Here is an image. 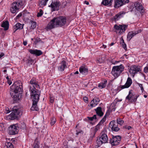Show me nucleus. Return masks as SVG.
Returning <instances> with one entry per match:
<instances>
[{
	"label": "nucleus",
	"mask_w": 148,
	"mask_h": 148,
	"mask_svg": "<svg viewBox=\"0 0 148 148\" xmlns=\"http://www.w3.org/2000/svg\"><path fill=\"white\" fill-rule=\"evenodd\" d=\"M107 84V80L105 79L104 82L100 83L98 84V86L99 88L101 89L104 88L106 87Z\"/></svg>",
	"instance_id": "29"
},
{
	"label": "nucleus",
	"mask_w": 148,
	"mask_h": 148,
	"mask_svg": "<svg viewBox=\"0 0 148 148\" xmlns=\"http://www.w3.org/2000/svg\"><path fill=\"white\" fill-rule=\"evenodd\" d=\"M29 52L31 54L34 55L36 56H39L43 53L40 50L37 49H29L28 50Z\"/></svg>",
	"instance_id": "19"
},
{
	"label": "nucleus",
	"mask_w": 148,
	"mask_h": 148,
	"mask_svg": "<svg viewBox=\"0 0 148 148\" xmlns=\"http://www.w3.org/2000/svg\"><path fill=\"white\" fill-rule=\"evenodd\" d=\"M83 100L85 102H87L88 101V98L86 97H84L83 98Z\"/></svg>",
	"instance_id": "51"
},
{
	"label": "nucleus",
	"mask_w": 148,
	"mask_h": 148,
	"mask_svg": "<svg viewBox=\"0 0 148 148\" xmlns=\"http://www.w3.org/2000/svg\"><path fill=\"white\" fill-rule=\"evenodd\" d=\"M19 127L22 129H26V125L25 124L24 122H22L19 125Z\"/></svg>",
	"instance_id": "37"
},
{
	"label": "nucleus",
	"mask_w": 148,
	"mask_h": 148,
	"mask_svg": "<svg viewBox=\"0 0 148 148\" xmlns=\"http://www.w3.org/2000/svg\"><path fill=\"white\" fill-rule=\"evenodd\" d=\"M96 133V132L93 130H92L90 136V138H91V139H92L93 138L95 137V135Z\"/></svg>",
	"instance_id": "46"
},
{
	"label": "nucleus",
	"mask_w": 148,
	"mask_h": 148,
	"mask_svg": "<svg viewBox=\"0 0 148 148\" xmlns=\"http://www.w3.org/2000/svg\"><path fill=\"white\" fill-rule=\"evenodd\" d=\"M1 26L4 28V30L6 31L8 29L9 27V22L8 21H3L2 22Z\"/></svg>",
	"instance_id": "26"
},
{
	"label": "nucleus",
	"mask_w": 148,
	"mask_h": 148,
	"mask_svg": "<svg viewBox=\"0 0 148 148\" xmlns=\"http://www.w3.org/2000/svg\"><path fill=\"white\" fill-rule=\"evenodd\" d=\"M97 115L100 117L102 116L103 115V112L102 111V108L101 107H98L95 109Z\"/></svg>",
	"instance_id": "22"
},
{
	"label": "nucleus",
	"mask_w": 148,
	"mask_h": 148,
	"mask_svg": "<svg viewBox=\"0 0 148 148\" xmlns=\"http://www.w3.org/2000/svg\"><path fill=\"white\" fill-rule=\"evenodd\" d=\"M36 23L34 21H33L32 22V24L31 26V28L34 29L36 27Z\"/></svg>",
	"instance_id": "45"
},
{
	"label": "nucleus",
	"mask_w": 148,
	"mask_h": 148,
	"mask_svg": "<svg viewBox=\"0 0 148 148\" xmlns=\"http://www.w3.org/2000/svg\"><path fill=\"white\" fill-rule=\"evenodd\" d=\"M11 113L7 117L11 120H18L22 115L21 109L19 106H15L12 108Z\"/></svg>",
	"instance_id": "4"
},
{
	"label": "nucleus",
	"mask_w": 148,
	"mask_h": 148,
	"mask_svg": "<svg viewBox=\"0 0 148 148\" xmlns=\"http://www.w3.org/2000/svg\"><path fill=\"white\" fill-rule=\"evenodd\" d=\"M18 125L16 124L10 125L8 128V133L10 135H14L17 134L18 132Z\"/></svg>",
	"instance_id": "12"
},
{
	"label": "nucleus",
	"mask_w": 148,
	"mask_h": 148,
	"mask_svg": "<svg viewBox=\"0 0 148 148\" xmlns=\"http://www.w3.org/2000/svg\"><path fill=\"white\" fill-rule=\"evenodd\" d=\"M109 112H107L103 118L100 121V123H103L106 121L107 117L109 115Z\"/></svg>",
	"instance_id": "31"
},
{
	"label": "nucleus",
	"mask_w": 148,
	"mask_h": 148,
	"mask_svg": "<svg viewBox=\"0 0 148 148\" xmlns=\"http://www.w3.org/2000/svg\"><path fill=\"white\" fill-rule=\"evenodd\" d=\"M113 0H102L101 4L105 6H111L112 5Z\"/></svg>",
	"instance_id": "23"
},
{
	"label": "nucleus",
	"mask_w": 148,
	"mask_h": 148,
	"mask_svg": "<svg viewBox=\"0 0 148 148\" xmlns=\"http://www.w3.org/2000/svg\"><path fill=\"white\" fill-rule=\"evenodd\" d=\"M132 5L134 8H135L137 10L139 11L141 14H143L145 10L140 3L135 2Z\"/></svg>",
	"instance_id": "16"
},
{
	"label": "nucleus",
	"mask_w": 148,
	"mask_h": 148,
	"mask_svg": "<svg viewBox=\"0 0 148 148\" xmlns=\"http://www.w3.org/2000/svg\"><path fill=\"white\" fill-rule=\"evenodd\" d=\"M141 71V70L140 66L133 65L132 66L130 67L129 72L132 74L133 77H134L136 74Z\"/></svg>",
	"instance_id": "9"
},
{
	"label": "nucleus",
	"mask_w": 148,
	"mask_h": 148,
	"mask_svg": "<svg viewBox=\"0 0 148 148\" xmlns=\"http://www.w3.org/2000/svg\"><path fill=\"white\" fill-rule=\"evenodd\" d=\"M76 134L77 135H78L79 134H82L83 133V131L82 130H79V131L76 130Z\"/></svg>",
	"instance_id": "48"
},
{
	"label": "nucleus",
	"mask_w": 148,
	"mask_h": 148,
	"mask_svg": "<svg viewBox=\"0 0 148 148\" xmlns=\"http://www.w3.org/2000/svg\"><path fill=\"white\" fill-rule=\"evenodd\" d=\"M67 3L66 2H64L63 3L62 5H63V7L64 8L66 6V4Z\"/></svg>",
	"instance_id": "52"
},
{
	"label": "nucleus",
	"mask_w": 148,
	"mask_h": 148,
	"mask_svg": "<svg viewBox=\"0 0 148 148\" xmlns=\"http://www.w3.org/2000/svg\"><path fill=\"white\" fill-rule=\"evenodd\" d=\"M22 15V13H20L18 14L16 16V18L17 19H18L19 18L21 17Z\"/></svg>",
	"instance_id": "50"
},
{
	"label": "nucleus",
	"mask_w": 148,
	"mask_h": 148,
	"mask_svg": "<svg viewBox=\"0 0 148 148\" xmlns=\"http://www.w3.org/2000/svg\"><path fill=\"white\" fill-rule=\"evenodd\" d=\"M99 101L100 100L99 98L97 97L95 98L91 101L90 106L92 107L95 106L98 104Z\"/></svg>",
	"instance_id": "25"
},
{
	"label": "nucleus",
	"mask_w": 148,
	"mask_h": 148,
	"mask_svg": "<svg viewBox=\"0 0 148 148\" xmlns=\"http://www.w3.org/2000/svg\"><path fill=\"white\" fill-rule=\"evenodd\" d=\"M79 73V72L78 71H77L75 72L74 73L75 74H77Z\"/></svg>",
	"instance_id": "63"
},
{
	"label": "nucleus",
	"mask_w": 148,
	"mask_h": 148,
	"mask_svg": "<svg viewBox=\"0 0 148 148\" xmlns=\"http://www.w3.org/2000/svg\"><path fill=\"white\" fill-rule=\"evenodd\" d=\"M128 27L127 25L124 24L118 25L117 24H115L114 26V29L115 30L117 33L121 34L123 32H124L127 29Z\"/></svg>",
	"instance_id": "7"
},
{
	"label": "nucleus",
	"mask_w": 148,
	"mask_h": 148,
	"mask_svg": "<svg viewBox=\"0 0 148 148\" xmlns=\"http://www.w3.org/2000/svg\"><path fill=\"white\" fill-rule=\"evenodd\" d=\"M14 87L13 89L14 93H10L11 97L14 100L17 101L19 100L21 98L22 93L23 91L22 84L20 81L15 82L12 86Z\"/></svg>",
	"instance_id": "3"
},
{
	"label": "nucleus",
	"mask_w": 148,
	"mask_h": 148,
	"mask_svg": "<svg viewBox=\"0 0 148 148\" xmlns=\"http://www.w3.org/2000/svg\"><path fill=\"white\" fill-rule=\"evenodd\" d=\"M60 5L61 3L59 1L57 0H53L51 4L49 7H51L52 11H57L59 10Z\"/></svg>",
	"instance_id": "11"
},
{
	"label": "nucleus",
	"mask_w": 148,
	"mask_h": 148,
	"mask_svg": "<svg viewBox=\"0 0 148 148\" xmlns=\"http://www.w3.org/2000/svg\"><path fill=\"white\" fill-rule=\"evenodd\" d=\"M34 61V60L32 59L30 57H29L26 60V63L29 64H32Z\"/></svg>",
	"instance_id": "35"
},
{
	"label": "nucleus",
	"mask_w": 148,
	"mask_h": 148,
	"mask_svg": "<svg viewBox=\"0 0 148 148\" xmlns=\"http://www.w3.org/2000/svg\"><path fill=\"white\" fill-rule=\"evenodd\" d=\"M121 43L122 44V47L126 51L127 49L126 45L125 44L124 40L123 38H121Z\"/></svg>",
	"instance_id": "33"
},
{
	"label": "nucleus",
	"mask_w": 148,
	"mask_h": 148,
	"mask_svg": "<svg viewBox=\"0 0 148 148\" xmlns=\"http://www.w3.org/2000/svg\"><path fill=\"white\" fill-rule=\"evenodd\" d=\"M124 67L122 64L119 66H114L112 69L111 73L116 78L123 71Z\"/></svg>",
	"instance_id": "6"
},
{
	"label": "nucleus",
	"mask_w": 148,
	"mask_h": 148,
	"mask_svg": "<svg viewBox=\"0 0 148 148\" xmlns=\"http://www.w3.org/2000/svg\"><path fill=\"white\" fill-rule=\"evenodd\" d=\"M84 3L87 5H88L89 4V2L86 1H84Z\"/></svg>",
	"instance_id": "56"
},
{
	"label": "nucleus",
	"mask_w": 148,
	"mask_h": 148,
	"mask_svg": "<svg viewBox=\"0 0 148 148\" xmlns=\"http://www.w3.org/2000/svg\"><path fill=\"white\" fill-rule=\"evenodd\" d=\"M116 121L117 122L116 123H118V124L120 125V126L122 125L123 123H124L123 121L119 118L117 119Z\"/></svg>",
	"instance_id": "38"
},
{
	"label": "nucleus",
	"mask_w": 148,
	"mask_h": 148,
	"mask_svg": "<svg viewBox=\"0 0 148 148\" xmlns=\"http://www.w3.org/2000/svg\"><path fill=\"white\" fill-rule=\"evenodd\" d=\"M144 71L145 73H148V67L146 66L144 68Z\"/></svg>",
	"instance_id": "49"
},
{
	"label": "nucleus",
	"mask_w": 148,
	"mask_h": 148,
	"mask_svg": "<svg viewBox=\"0 0 148 148\" xmlns=\"http://www.w3.org/2000/svg\"><path fill=\"white\" fill-rule=\"evenodd\" d=\"M119 61H115L114 62H112V61H111V63H112V64H115L116 63H118V62H119Z\"/></svg>",
	"instance_id": "60"
},
{
	"label": "nucleus",
	"mask_w": 148,
	"mask_h": 148,
	"mask_svg": "<svg viewBox=\"0 0 148 148\" xmlns=\"http://www.w3.org/2000/svg\"><path fill=\"white\" fill-rule=\"evenodd\" d=\"M56 122V119L54 117H52L51 119L50 124L52 126Z\"/></svg>",
	"instance_id": "40"
},
{
	"label": "nucleus",
	"mask_w": 148,
	"mask_h": 148,
	"mask_svg": "<svg viewBox=\"0 0 148 148\" xmlns=\"http://www.w3.org/2000/svg\"><path fill=\"white\" fill-rule=\"evenodd\" d=\"M104 60L102 58H99L97 60V62L98 63L100 64L103 62Z\"/></svg>",
	"instance_id": "47"
},
{
	"label": "nucleus",
	"mask_w": 148,
	"mask_h": 148,
	"mask_svg": "<svg viewBox=\"0 0 148 148\" xmlns=\"http://www.w3.org/2000/svg\"><path fill=\"white\" fill-rule=\"evenodd\" d=\"M108 137L107 134L102 132L101 133L100 136L96 140L97 146L99 147L103 144L108 143Z\"/></svg>",
	"instance_id": "5"
},
{
	"label": "nucleus",
	"mask_w": 148,
	"mask_h": 148,
	"mask_svg": "<svg viewBox=\"0 0 148 148\" xmlns=\"http://www.w3.org/2000/svg\"><path fill=\"white\" fill-rule=\"evenodd\" d=\"M24 25V24H21L20 23H17L14 27V28L15 29H16L14 32V33H15L17 29H23Z\"/></svg>",
	"instance_id": "27"
},
{
	"label": "nucleus",
	"mask_w": 148,
	"mask_h": 148,
	"mask_svg": "<svg viewBox=\"0 0 148 148\" xmlns=\"http://www.w3.org/2000/svg\"><path fill=\"white\" fill-rule=\"evenodd\" d=\"M109 126L112 131L117 132L120 129L119 125H118V123L115 121H112L109 123Z\"/></svg>",
	"instance_id": "14"
},
{
	"label": "nucleus",
	"mask_w": 148,
	"mask_h": 148,
	"mask_svg": "<svg viewBox=\"0 0 148 148\" xmlns=\"http://www.w3.org/2000/svg\"><path fill=\"white\" fill-rule=\"evenodd\" d=\"M114 44V42H112L110 45V46H112Z\"/></svg>",
	"instance_id": "64"
},
{
	"label": "nucleus",
	"mask_w": 148,
	"mask_h": 148,
	"mask_svg": "<svg viewBox=\"0 0 148 148\" xmlns=\"http://www.w3.org/2000/svg\"><path fill=\"white\" fill-rule=\"evenodd\" d=\"M139 33V32L138 31H135L134 32V34H135V35Z\"/></svg>",
	"instance_id": "58"
},
{
	"label": "nucleus",
	"mask_w": 148,
	"mask_h": 148,
	"mask_svg": "<svg viewBox=\"0 0 148 148\" xmlns=\"http://www.w3.org/2000/svg\"><path fill=\"white\" fill-rule=\"evenodd\" d=\"M6 111H7V113H9L10 112V111L9 110L8 108V109H6Z\"/></svg>",
	"instance_id": "61"
},
{
	"label": "nucleus",
	"mask_w": 148,
	"mask_h": 148,
	"mask_svg": "<svg viewBox=\"0 0 148 148\" xmlns=\"http://www.w3.org/2000/svg\"><path fill=\"white\" fill-rule=\"evenodd\" d=\"M125 13L120 12L116 14L113 17V19H114L115 21H116L119 20L120 18L123 17V16Z\"/></svg>",
	"instance_id": "24"
},
{
	"label": "nucleus",
	"mask_w": 148,
	"mask_h": 148,
	"mask_svg": "<svg viewBox=\"0 0 148 148\" xmlns=\"http://www.w3.org/2000/svg\"><path fill=\"white\" fill-rule=\"evenodd\" d=\"M41 40V39L39 38H37L36 39V41L37 42H38L39 41H40Z\"/></svg>",
	"instance_id": "54"
},
{
	"label": "nucleus",
	"mask_w": 148,
	"mask_h": 148,
	"mask_svg": "<svg viewBox=\"0 0 148 148\" xmlns=\"http://www.w3.org/2000/svg\"><path fill=\"white\" fill-rule=\"evenodd\" d=\"M40 143L38 140V138H36L35 140L33 148H39V145Z\"/></svg>",
	"instance_id": "30"
},
{
	"label": "nucleus",
	"mask_w": 148,
	"mask_h": 148,
	"mask_svg": "<svg viewBox=\"0 0 148 148\" xmlns=\"http://www.w3.org/2000/svg\"><path fill=\"white\" fill-rule=\"evenodd\" d=\"M135 35L134 34V31L129 32L127 34V40L130 41L132 38Z\"/></svg>",
	"instance_id": "28"
},
{
	"label": "nucleus",
	"mask_w": 148,
	"mask_h": 148,
	"mask_svg": "<svg viewBox=\"0 0 148 148\" xmlns=\"http://www.w3.org/2000/svg\"><path fill=\"white\" fill-rule=\"evenodd\" d=\"M22 6L18 4V0L17 2H14L12 3L10 10L12 13H15L18 11L19 7H21Z\"/></svg>",
	"instance_id": "13"
},
{
	"label": "nucleus",
	"mask_w": 148,
	"mask_h": 148,
	"mask_svg": "<svg viewBox=\"0 0 148 148\" xmlns=\"http://www.w3.org/2000/svg\"><path fill=\"white\" fill-rule=\"evenodd\" d=\"M88 119L91 121H92L94 119H97V115H94L92 117H88Z\"/></svg>",
	"instance_id": "41"
},
{
	"label": "nucleus",
	"mask_w": 148,
	"mask_h": 148,
	"mask_svg": "<svg viewBox=\"0 0 148 148\" xmlns=\"http://www.w3.org/2000/svg\"><path fill=\"white\" fill-rule=\"evenodd\" d=\"M60 65L58 67V69L60 71H63L64 69L66 67V62L64 60H62L60 63Z\"/></svg>",
	"instance_id": "20"
},
{
	"label": "nucleus",
	"mask_w": 148,
	"mask_h": 148,
	"mask_svg": "<svg viewBox=\"0 0 148 148\" xmlns=\"http://www.w3.org/2000/svg\"><path fill=\"white\" fill-rule=\"evenodd\" d=\"M29 90L30 92V95L32 99V106L31 110L32 111H38L39 109L37 106V103L39 99V97L40 95L41 91L34 88H32V87L30 86Z\"/></svg>",
	"instance_id": "1"
},
{
	"label": "nucleus",
	"mask_w": 148,
	"mask_h": 148,
	"mask_svg": "<svg viewBox=\"0 0 148 148\" xmlns=\"http://www.w3.org/2000/svg\"><path fill=\"white\" fill-rule=\"evenodd\" d=\"M132 128V127L131 126H127V129L128 130H130V129H131V128Z\"/></svg>",
	"instance_id": "62"
},
{
	"label": "nucleus",
	"mask_w": 148,
	"mask_h": 148,
	"mask_svg": "<svg viewBox=\"0 0 148 148\" xmlns=\"http://www.w3.org/2000/svg\"><path fill=\"white\" fill-rule=\"evenodd\" d=\"M137 84L138 85L139 87L140 88L142 92H145V91H144V88L143 87V85L142 84H141L139 83H137Z\"/></svg>",
	"instance_id": "42"
},
{
	"label": "nucleus",
	"mask_w": 148,
	"mask_h": 148,
	"mask_svg": "<svg viewBox=\"0 0 148 148\" xmlns=\"http://www.w3.org/2000/svg\"><path fill=\"white\" fill-rule=\"evenodd\" d=\"M101 121L98 123V124L95 126V128L93 130L95 132L98 130L100 129V126L103 123H100Z\"/></svg>",
	"instance_id": "36"
},
{
	"label": "nucleus",
	"mask_w": 148,
	"mask_h": 148,
	"mask_svg": "<svg viewBox=\"0 0 148 148\" xmlns=\"http://www.w3.org/2000/svg\"><path fill=\"white\" fill-rule=\"evenodd\" d=\"M79 71L82 74L86 75L88 74V69L86 66H82L79 68Z\"/></svg>",
	"instance_id": "21"
},
{
	"label": "nucleus",
	"mask_w": 148,
	"mask_h": 148,
	"mask_svg": "<svg viewBox=\"0 0 148 148\" xmlns=\"http://www.w3.org/2000/svg\"><path fill=\"white\" fill-rule=\"evenodd\" d=\"M4 56V54L3 53H1L0 54V58H1L2 57Z\"/></svg>",
	"instance_id": "55"
},
{
	"label": "nucleus",
	"mask_w": 148,
	"mask_h": 148,
	"mask_svg": "<svg viewBox=\"0 0 148 148\" xmlns=\"http://www.w3.org/2000/svg\"><path fill=\"white\" fill-rule=\"evenodd\" d=\"M66 22V18L64 16L54 18L47 24L45 29L48 31L58 26L62 27L65 25Z\"/></svg>",
	"instance_id": "2"
},
{
	"label": "nucleus",
	"mask_w": 148,
	"mask_h": 148,
	"mask_svg": "<svg viewBox=\"0 0 148 148\" xmlns=\"http://www.w3.org/2000/svg\"><path fill=\"white\" fill-rule=\"evenodd\" d=\"M43 11L42 10H40L39 12H38L37 16L38 17L41 16L43 14Z\"/></svg>",
	"instance_id": "44"
},
{
	"label": "nucleus",
	"mask_w": 148,
	"mask_h": 148,
	"mask_svg": "<svg viewBox=\"0 0 148 148\" xmlns=\"http://www.w3.org/2000/svg\"><path fill=\"white\" fill-rule=\"evenodd\" d=\"M53 102L54 100L53 99H52L51 98L50 99V102L51 103H53Z\"/></svg>",
	"instance_id": "59"
},
{
	"label": "nucleus",
	"mask_w": 148,
	"mask_h": 148,
	"mask_svg": "<svg viewBox=\"0 0 148 148\" xmlns=\"http://www.w3.org/2000/svg\"><path fill=\"white\" fill-rule=\"evenodd\" d=\"M132 83V79L130 77H128L125 85H120L119 87L121 89L128 88L131 86Z\"/></svg>",
	"instance_id": "17"
},
{
	"label": "nucleus",
	"mask_w": 148,
	"mask_h": 148,
	"mask_svg": "<svg viewBox=\"0 0 148 148\" xmlns=\"http://www.w3.org/2000/svg\"><path fill=\"white\" fill-rule=\"evenodd\" d=\"M121 139V137L119 136H113L112 138L110 139L109 143L113 146L117 145L120 143Z\"/></svg>",
	"instance_id": "10"
},
{
	"label": "nucleus",
	"mask_w": 148,
	"mask_h": 148,
	"mask_svg": "<svg viewBox=\"0 0 148 148\" xmlns=\"http://www.w3.org/2000/svg\"><path fill=\"white\" fill-rule=\"evenodd\" d=\"M129 2V0H114V7L115 8H118Z\"/></svg>",
	"instance_id": "15"
},
{
	"label": "nucleus",
	"mask_w": 148,
	"mask_h": 148,
	"mask_svg": "<svg viewBox=\"0 0 148 148\" xmlns=\"http://www.w3.org/2000/svg\"><path fill=\"white\" fill-rule=\"evenodd\" d=\"M116 103L113 102L111 104L110 107L111 108V111H114L115 110L116 107H115Z\"/></svg>",
	"instance_id": "39"
},
{
	"label": "nucleus",
	"mask_w": 148,
	"mask_h": 148,
	"mask_svg": "<svg viewBox=\"0 0 148 148\" xmlns=\"http://www.w3.org/2000/svg\"><path fill=\"white\" fill-rule=\"evenodd\" d=\"M7 82H8V84H9V85H10L12 83V82H11V81L10 80V79H9V80H8Z\"/></svg>",
	"instance_id": "53"
},
{
	"label": "nucleus",
	"mask_w": 148,
	"mask_h": 148,
	"mask_svg": "<svg viewBox=\"0 0 148 148\" xmlns=\"http://www.w3.org/2000/svg\"><path fill=\"white\" fill-rule=\"evenodd\" d=\"M4 147L5 148H14V146L12 143L10 142H8L5 143Z\"/></svg>",
	"instance_id": "32"
},
{
	"label": "nucleus",
	"mask_w": 148,
	"mask_h": 148,
	"mask_svg": "<svg viewBox=\"0 0 148 148\" xmlns=\"http://www.w3.org/2000/svg\"><path fill=\"white\" fill-rule=\"evenodd\" d=\"M18 4L20 5H24L25 4V0H18Z\"/></svg>",
	"instance_id": "43"
},
{
	"label": "nucleus",
	"mask_w": 148,
	"mask_h": 148,
	"mask_svg": "<svg viewBox=\"0 0 148 148\" xmlns=\"http://www.w3.org/2000/svg\"><path fill=\"white\" fill-rule=\"evenodd\" d=\"M138 96V95H136L134 93H132L131 90H130L128 95L126 97L125 100H127L128 102L130 103L135 102Z\"/></svg>",
	"instance_id": "8"
},
{
	"label": "nucleus",
	"mask_w": 148,
	"mask_h": 148,
	"mask_svg": "<svg viewBox=\"0 0 148 148\" xmlns=\"http://www.w3.org/2000/svg\"><path fill=\"white\" fill-rule=\"evenodd\" d=\"M30 83L32 85L33 87L32 88H40V86L38 84V82L37 80L35 78H33L31 79L30 82Z\"/></svg>",
	"instance_id": "18"
},
{
	"label": "nucleus",
	"mask_w": 148,
	"mask_h": 148,
	"mask_svg": "<svg viewBox=\"0 0 148 148\" xmlns=\"http://www.w3.org/2000/svg\"><path fill=\"white\" fill-rule=\"evenodd\" d=\"M27 42L26 41H24L23 42V44L25 46L27 45Z\"/></svg>",
	"instance_id": "57"
},
{
	"label": "nucleus",
	"mask_w": 148,
	"mask_h": 148,
	"mask_svg": "<svg viewBox=\"0 0 148 148\" xmlns=\"http://www.w3.org/2000/svg\"><path fill=\"white\" fill-rule=\"evenodd\" d=\"M48 1L49 0H41L39 3L40 6L41 7L45 6Z\"/></svg>",
	"instance_id": "34"
}]
</instances>
